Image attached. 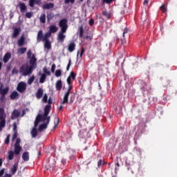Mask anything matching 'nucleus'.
<instances>
[{"label": "nucleus", "mask_w": 177, "mask_h": 177, "mask_svg": "<svg viewBox=\"0 0 177 177\" xmlns=\"http://www.w3.org/2000/svg\"><path fill=\"white\" fill-rule=\"evenodd\" d=\"M68 21L67 19H63L59 21V26L61 28V30L58 33L57 35V41L59 42H64V39H66V32H67V28H68V25L67 24Z\"/></svg>", "instance_id": "obj_1"}, {"label": "nucleus", "mask_w": 177, "mask_h": 177, "mask_svg": "<svg viewBox=\"0 0 177 177\" xmlns=\"http://www.w3.org/2000/svg\"><path fill=\"white\" fill-rule=\"evenodd\" d=\"M20 143H21V140L20 138H17L14 145V151H8V160H13V158H15V154L16 156H19V154H20V153L21 152V150L23 149L21 146H20Z\"/></svg>", "instance_id": "obj_2"}, {"label": "nucleus", "mask_w": 177, "mask_h": 177, "mask_svg": "<svg viewBox=\"0 0 177 177\" xmlns=\"http://www.w3.org/2000/svg\"><path fill=\"white\" fill-rule=\"evenodd\" d=\"M6 126V113L3 108H0V132L2 131V128H5Z\"/></svg>", "instance_id": "obj_3"}, {"label": "nucleus", "mask_w": 177, "mask_h": 177, "mask_svg": "<svg viewBox=\"0 0 177 177\" xmlns=\"http://www.w3.org/2000/svg\"><path fill=\"white\" fill-rule=\"evenodd\" d=\"M19 73L22 74L24 77L26 75H30V74H32V71H30V68L27 64H23L19 68Z\"/></svg>", "instance_id": "obj_4"}, {"label": "nucleus", "mask_w": 177, "mask_h": 177, "mask_svg": "<svg viewBox=\"0 0 177 177\" xmlns=\"http://www.w3.org/2000/svg\"><path fill=\"white\" fill-rule=\"evenodd\" d=\"M29 64H30L29 71H32L33 70H35V68H37V57H35V55L32 54V57L29 59Z\"/></svg>", "instance_id": "obj_5"}, {"label": "nucleus", "mask_w": 177, "mask_h": 177, "mask_svg": "<svg viewBox=\"0 0 177 177\" xmlns=\"http://www.w3.org/2000/svg\"><path fill=\"white\" fill-rule=\"evenodd\" d=\"M27 89V84L24 82H21L18 84L17 90L19 93H24Z\"/></svg>", "instance_id": "obj_6"}, {"label": "nucleus", "mask_w": 177, "mask_h": 177, "mask_svg": "<svg viewBox=\"0 0 177 177\" xmlns=\"http://www.w3.org/2000/svg\"><path fill=\"white\" fill-rule=\"evenodd\" d=\"M50 122V117H48L45 123L39 125L38 129L39 132H42L43 129H46V128H48V125H49Z\"/></svg>", "instance_id": "obj_7"}, {"label": "nucleus", "mask_w": 177, "mask_h": 177, "mask_svg": "<svg viewBox=\"0 0 177 177\" xmlns=\"http://www.w3.org/2000/svg\"><path fill=\"white\" fill-rule=\"evenodd\" d=\"M50 110H52V106L51 105H46L44 108V118L46 117L47 120L50 116H48L49 115V113H50Z\"/></svg>", "instance_id": "obj_8"}, {"label": "nucleus", "mask_w": 177, "mask_h": 177, "mask_svg": "<svg viewBox=\"0 0 177 177\" xmlns=\"http://www.w3.org/2000/svg\"><path fill=\"white\" fill-rule=\"evenodd\" d=\"M102 16H104L106 20H110L113 17V12L104 10L102 11Z\"/></svg>", "instance_id": "obj_9"}, {"label": "nucleus", "mask_w": 177, "mask_h": 177, "mask_svg": "<svg viewBox=\"0 0 177 177\" xmlns=\"http://www.w3.org/2000/svg\"><path fill=\"white\" fill-rule=\"evenodd\" d=\"M138 83L140 84L141 91H142V92H146V91H147V84L146 82H145L143 80H139Z\"/></svg>", "instance_id": "obj_10"}, {"label": "nucleus", "mask_w": 177, "mask_h": 177, "mask_svg": "<svg viewBox=\"0 0 177 177\" xmlns=\"http://www.w3.org/2000/svg\"><path fill=\"white\" fill-rule=\"evenodd\" d=\"M20 111L19 110L15 109L11 114V120H16L20 117Z\"/></svg>", "instance_id": "obj_11"}, {"label": "nucleus", "mask_w": 177, "mask_h": 177, "mask_svg": "<svg viewBox=\"0 0 177 177\" xmlns=\"http://www.w3.org/2000/svg\"><path fill=\"white\" fill-rule=\"evenodd\" d=\"M18 6L20 9L21 13H25L27 11V6H26V3L19 2L18 3Z\"/></svg>", "instance_id": "obj_12"}, {"label": "nucleus", "mask_w": 177, "mask_h": 177, "mask_svg": "<svg viewBox=\"0 0 177 177\" xmlns=\"http://www.w3.org/2000/svg\"><path fill=\"white\" fill-rule=\"evenodd\" d=\"M35 3L36 5H41V3H42V2L41 1V0H29V6L30 8H34V6H35Z\"/></svg>", "instance_id": "obj_13"}, {"label": "nucleus", "mask_w": 177, "mask_h": 177, "mask_svg": "<svg viewBox=\"0 0 177 177\" xmlns=\"http://www.w3.org/2000/svg\"><path fill=\"white\" fill-rule=\"evenodd\" d=\"M9 93V91H3L2 93H0V102L1 103H5L6 102V95Z\"/></svg>", "instance_id": "obj_14"}, {"label": "nucleus", "mask_w": 177, "mask_h": 177, "mask_svg": "<svg viewBox=\"0 0 177 177\" xmlns=\"http://www.w3.org/2000/svg\"><path fill=\"white\" fill-rule=\"evenodd\" d=\"M35 96H36L37 99H41V97H42V96H44V88H39L37 89V91L35 93Z\"/></svg>", "instance_id": "obj_15"}, {"label": "nucleus", "mask_w": 177, "mask_h": 177, "mask_svg": "<svg viewBox=\"0 0 177 177\" xmlns=\"http://www.w3.org/2000/svg\"><path fill=\"white\" fill-rule=\"evenodd\" d=\"M43 9L49 10L50 9H53V8H55V4L53 3H47L42 6Z\"/></svg>", "instance_id": "obj_16"}, {"label": "nucleus", "mask_w": 177, "mask_h": 177, "mask_svg": "<svg viewBox=\"0 0 177 177\" xmlns=\"http://www.w3.org/2000/svg\"><path fill=\"white\" fill-rule=\"evenodd\" d=\"M127 35H128V28H125L123 31V38L120 39L122 45H125L127 44V41H125V37H127Z\"/></svg>", "instance_id": "obj_17"}, {"label": "nucleus", "mask_w": 177, "mask_h": 177, "mask_svg": "<svg viewBox=\"0 0 177 177\" xmlns=\"http://www.w3.org/2000/svg\"><path fill=\"white\" fill-rule=\"evenodd\" d=\"M68 52H74L75 50V42L71 41L70 44L68 45Z\"/></svg>", "instance_id": "obj_18"}, {"label": "nucleus", "mask_w": 177, "mask_h": 177, "mask_svg": "<svg viewBox=\"0 0 177 177\" xmlns=\"http://www.w3.org/2000/svg\"><path fill=\"white\" fill-rule=\"evenodd\" d=\"M20 31H21V29H20V28H15L14 31L12 34V37L17 38V37H19V34H20Z\"/></svg>", "instance_id": "obj_19"}, {"label": "nucleus", "mask_w": 177, "mask_h": 177, "mask_svg": "<svg viewBox=\"0 0 177 177\" xmlns=\"http://www.w3.org/2000/svg\"><path fill=\"white\" fill-rule=\"evenodd\" d=\"M62 88H63V83L62 82V80H59L55 83L56 91H62Z\"/></svg>", "instance_id": "obj_20"}, {"label": "nucleus", "mask_w": 177, "mask_h": 177, "mask_svg": "<svg viewBox=\"0 0 177 177\" xmlns=\"http://www.w3.org/2000/svg\"><path fill=\"white\" fill-rule=\"evenodd\" d=\"M10 59H12V54H10V53H7L3 57V63H8Z\"/></svg>", "instance_id": "obj_21"}, {"label": "nucleus", "mask_w": 177, "mask_h": 177, "mask_svg": "<svg viewBox=\"0 0 177 177\" xmlns=\"http://www.w3.org/2000/svg\"><path fill=\"white\" fill-rule=\"evenodd\" d=\"M70 96V93L66 92L64 94L63 100L61 102V104H66L67 103H68V97Z\"/></svg>", "instance_id": "obj_22"}, {"label": "nucleus", "mask_w": 177, "mask_h": 177, "mask_svg": "<svg viewBox=\"0 0 177 177\" xmlns=\"http://www.w3.org/2000/svg\"><path fill=\"white\" fill-rule=\"evenodd\" d=\"M19 96H20L19 93L15 91L10 94V98L11 99V100H16V99H19Z\"/></svg>", "instance_id": "obj_23"}, {"label": "nucleus", "mask_w": 177, "mask_h": 177, "mask_svg": "<svg viewBox=\"0 0 177 177\" xmlns=\"http://www.w3.org/2000/svg\"><path fill=\"white\" fill-rule=\"evenodd\" d=\"M37 42H41V41H44V32H42V30H40L37 33Z\"/></svg>", "instance_id": "obj_24"}, {"label": "nucleus", "mask_w": 177, "mask_h": 177, "mask_svg": "<svg viewBox=\"0 0 177 177\" xmlns=\"http://www.w3.org/2000/svg\"><path fill=\"white\" fill-rule=\"evenodd\" d=\"M59 30V28H57V26H55V25H51L49 27V32L51 34H55V32H57V30Z\"/></svg>", "instance_id": "obj_25"}, {"label": "nucleus", "mask_w": 177, "mask_h": 177, "mask_svg": "<svg viewBox=\"0 0 177 177\" xmlns=\"http://www.w3.org/2000/svg\"><path fill=\"white\" fill-rule=\"evenodd\" d=\"M36 120H37L39 122H45L46 121H48V118L46 117L44 118V115H38L37 117L36 118Z\"/></svg>", "instance_id": "obj_26"}, {"label": "nucleus", "mask_w": 177, "mask_h": 177, "mask_svg": "<svg viewBox=\"0 0 177 177\" xmlns=\"http://www.w3.org/2000/svg\"><path fill=\"white\" fill-rule=\"evenodd\" d=\"M39 21L43 24H45L46 23V15L45 13L41 14Z\"/></svg>", "instance_id": "obj_27"}, {"label": "nucleus", "mask_w": 177, "mask_h": 177, "mask_svg": "<svg viewBox=\"0 0 177 177\" xmlns=\"http://www.w3.org/2000/svg\"><path fill=\"white\" fill-rule=\"evenodd\" d=\"M26 42V38L24 36H21L20 39L18 40V46H23Z\"/></svg>", "instance_id": "obj_28"}, {"label": "nucleus", "mask_w": 177, "mask_h": 177, "mask_svg": "<svg viewBox=\"0 0 177 177\" xmlns=\"http://www.w3.org/2000/svg\"><path fill=\"white\" fill-rule=\"evenodd\" d=\"M77 32L80 38H82L84 37V27L82 26L78 28Z\"/></svg>", "instance_id": "obj_29"}, {"label": "nucleus", "mask_w": 177, "mask_h": 177, "mask_svg": "<svg viewBox=\"0 0 177 177\" xmlns=\"http://www.w3.org/2000/svg\"><path fill=\"white\" fill-rule=\"evenodd\" d=\"M32 138H37L38 136V131L37 130V127H33L31 132Z\"/></svg>", "instance_id": "obj_30"}, {"label": "nucleus", "mask_w": 177, "mask_h": 177, "mask_svg": "<svg viewBox=\"0 0 177 177\" xmlns=\"http://www.w3.org/2000/svg\"><path fill=\"white\" fill-rule=\"evenodd\" d=\"M43 42H44V48H46V49H50L52 48V45L49 40H43Z\"/></svg>", "instance_id": "obj_31"}, {"label": "nucleus", "mask_w": 177, "mask_h": 177, "mask_svg": "<svg viewBox=\"0 0 177 177\" xmlns=\"http://www.w3.org/2000/svg\"><path fill=\"white\" fill-rule=\"evenodd\" d=\"M55 19V14L53 12H50L47 14V21L48 23L50 22V20H53Z\"/></svg>", "instance_id": "obj_32"}, {"label": "nucleus", "mask_w": 177, "mask_h": 177, "mask_svg": "<svg viewBox=\"0 0 177 177\" xmlns=\"http://www.w3.org/2000/svg\"><path fill=\"white\" fill-rule=\"evenodd\" d=\"M52 37V33L50 32L49 31L46 32L44 37H43V41H49V38Z\"/></svg>", "instance_id": "obj_33"}, {"label": "nucleus", "mask_w": 177, "mask_h": 177, "mask_svg": "<svg viewBox=\"0 0 177 177\" xmlns=\"http://www.w3.org/2000/svg\"><path fill=\"white\" fill-rule=\"evenodd\" d=\"M22 159L24 160V161H28V160H30V154L28 153V152H24L22 154Z\"/></svg>", "instance_id": "obj_34"}, {"label": "nucleus", "mask_w": 177, "mask_h": 177, "mask_svg": "<svg viewBox=\"0 0 177 177\" xmlns=\"http://www.w3.org/2000/svg\"><path fill=\"white\" fill-rule=\"evenodd\" d=\"M2 92H9V87H6L3 88V83L0 82V93Z\"/></svg>", "instance_id": "obj_35"}, {"label": "nucleus", "mask_w": 177, "mask_h": 177, "mask_svg": "<svg viewBox=\"0 0 177 177\" xmlns=\"http://www.w3.org/2000/svg\"><path fill=\"white\" fill-rule=\"evenodd\" d=\"M18 165L17 164H15L10 169V172L12 175H15V174H16V172H17V168H18Z\"/></svg>", "instance_id": "obj_36"}, {"label": "nucleus", "mask_w": 177, "mask_h": 177, "mask_svg": "<svg viewBox=\"0 0 177 177\" xmlns=\"http://www.w3.org/2000/svg\"><path fill=\"white\" fill-rule=\"evenodd\" d=\"M149 19V15L147 13H142L141 15V20L143 21V23L147 21V19Z\"/></svg>", "instance_id": "obj_37"}, {"label": "nucleus", "mask_w": 177, "mask_h": 177, "mask_svg": "<svg viewBox=\"0 0 177 177\" xmlns=\"http://www.w3.org/2000/svg\"><path fill=\"white\" fill-rule=\"evenodd\" d=\"M46 80V75H45V73L41 74V77L39 79L40 84H44V82H45Z\"/></svg>", "instance_id": "obj_38"}, {"label": "nucleus", "mask_w": 177, "mask_h": 177, "mask_svg": "<svg viewBox=\"0 0 177 177\" xmlns=\"http://www.w3.org/2000/svg\"><path fill=\"white\" fill-rule=\"evenodd\" d=\"M55 163L52 164V167H50L49 164L47 163L46 165V166H45V168H46V171H52L55 168Z\"/></svg>", "instance_id": "obj_39"}, {"label": "nucleus", "mask_w": 177, "mask_h": 177, "mask_svg": "<svg viewBox=\"0 0 177 177\" xmlns=\"http://www.w3.org/2000/svg\"><path fill=\"white\" fill-rule=\"evenodd\" d=\"M27 51V48H20L18 50V53H20V55H24L26 52Z\"/></svg>", "instance_id": "obj_40"}, {"label": "nucleus", "mask_w": 177, "mask_h": 177, "mask_svg": "<svg viewBox=\"0 0 177 177\" xmlns=\"http://www.w3.org/2000/svg\"><path fill=\"white\" fill-rule=\"evenodd\" d=\"M35 80V76L32 75L28 80V85H31L32 82Z\"/></svg>", "instance_id": "obj_41"}, {"label": "nucleus", "mask_w": 177, "mask_h": 177, "mask_svg": "<svg viewBox=\"0 0 177 177\" xmlns=\"http://www.w3.org/2000/svg\"><path fill=\"white\" fill-rule=\"evenodd\" d=\"M75 77H77V75H75V73L73 71H71L68 77L71 78L74 81V80H75Z\"/></svg>", "instance_id": "obj_42"}, {"label": "nucleus", "mask_w": 177, "mask_h": 177, "mask_svg": "<svg viewBox=\"0 0 177 177\" xmlns=\"http://www.w3.org/2000/svg\"><path fill=\"white\" fill-rule=\"evenodd\" d=\"M43 103H48V94L45 93L41 99Z\"/></svg>", "instance_id": "obj_43"}, {"label": "nucleus", "mask_w": 177, "mask_h": 177, "mask_svg": "<svg viewBox=\"0 0 177 177\" xmlns=\"http://www.w3.org/2000/svg\"><path fill=\"white\" fill-rule=\"evenodd\" d=\"M43 71H44L45 75H50V71H48V68H46V66H45L43 68Z\"/></svg>", "instance_id": "obj_44"}, {"label": "nucleus", "mask_w": 177, "mask_h": 177, "mask_svg": "<svg viewBox=\"0 0 177 177\" xmlns=\"http://www.w3.org/2000/svg\"><path fill=\"white\" fill-rule=\"evenodd\" d=\"M62 75V70L60 69H57L56 71H55V77H61Z\"/></svg>", "instance_id": "obj_45"}, {"label": "nucleus", "mask_w": 177, "mask_h": 177, "mask_svg": "<svg viewBox=\"0 0 177 177\" xmlns=\"http://www.w3.org/2000/svg\"><path fill=\"white\" fill-rule=\"evenodd\" d=\"M9 142H10V134H8L5 140V144L9 145Z\"/></svg>", "instance_id": "obj_46"}, {"label": "nucleus", "mask_w": 177, "mask_h": 177, "mask_svg": "<svg viewBox=\"0 0 177 177\" xmlns=\"http://www.w3.org/2000/svg\"><path fill=\"white\" fill-rule=\"evenodd\" d=\"M27 57L28 59H31V57H32V53L31 52V50H28V51L27 52Z\"/></svg>", "instance_id": "obj_47"}, {"label": "nucleus", "mask_w": 177, "mask_h": 177, "mask_svg": "<svg viewBox=\"0 0 177 177\" xmlns=\"http://www.w3.org/2000/svg\"><path fill=\"white\" fill-rule=\"evenodd\" d=\"M103 164H106V163L104 162H103V160H102V159L99 160L97 162L98 168H100V167H102V165H103Z\"/></svg>", "instance_id": "obj_48"}, {"label": "nucleus", "mask_w": 177, "mask_h": 177, "mask_svg": "<svg viewBox=\"0 0 177 177\" xmlns=\"http://www.w3.org/2000/svg\"><path fill=\"white\" fill-rule=\"evenodd\" d=\"M160 10L162 12V13H165V12H167V7H165V5H162L160 7Z\"/></svg>", "instance_id": "obj_49"}, {"label": "nucleus", "mask_w": 177, "mask_h": 177, "mask_svg": "<svg viewBox=\"0 0 177 177\" xmlns=\"http://www.w3.org/2000/svg\"><path fill=\"white\" fill-rule=\"evenodd\" d=\"M12 127H13V131L17 132V123L14 122L12 124Z\"/></svg>", "instance_id": "obj_50"}, {"label": "nucleus", "mask_w": 177, "mask_h": 177, "mask_svg": "<svg viewBox=\"0 0 177 177\" xmlns=\"http://www.w3.org/2000/svg\"><path fill=\"white\" fill-rule=\"evenodd\" d=\"M74 2H75V0H64V3L66 5H68L69 3H74Z\"/></svg>", "instance_id": "obj_51"}, {"label": "nucleus", "mask_w": 177, "mask_h": 177, "mask_svg": "<svg viewBox=\"0 0 177 177\" xmlns=\"http://www.w3.org/2000/svg\"><path fill=\"white\" fill-rule=\"evenodd\" d=\"M71 66V59H70L68 60V63L66 66V71H68L70 70V67Z\"/></svg>", "instance_id": "obj_52"}, {"label": "nucleus", "mask_w": 177, "mask_h": 177, "mask_svg": "<svg viewBox=\"0 0 177 177\" xmlns=\"http://www.w3.org/2000/svg\"><path fill=\"white\" fill-rule=\"evenodd\" d=\"M26 17L28 18V19H31V17H32V12H26Z\"/></svg>", "instance_id": "obj_53"}, {"label": "nucleus", "mask_w": 177, "mask_h": 177, "mask_svg": "<svg viewBox=\"0 0 177 177\" xmlns=\"http://www.w3.org/2000/svg\"><path fill=\"white\" fill-rule=\"evenodd\" d=\"M55 70H56V64H53L51 66V73H55Z\"/></svg>", "instance_id": "obj_54"}, {"label": "nucleus", "mask_w": 177, "mask_h": 177, "mask_svg": "<svg viewBox=\"0 0 177 177\" xmlns=\"http://www.w3.org/2000/svg\"><path fill=\"white\" fill-rule=\"evenodd\" d=\"M17 131H15L14 132L12 140H15V139H17Z\"/></svg>", "instance_id": "obj_55"}, {"label": "nucleus", "mask_w": 177, "mask_h": 177, "mask_svg": "<svg viewBox=\"0 0 177 177\" xmlns=\"http://www.w3.org/2000/svg\"><path fill=\"white\" fill-rule=\"evenodd\" d=\"M19 73V71H17V68H14L12 71V74H18Z\"/></svg>", "instance_id": "obj_56"}, {"label": "nucleus", "mask_w": 177, "mask_h": 177, "mask_svg": "<svg viewBox=\"0 0 177 177\" xmlns=\"http://www.w3.org/2000/svg\"><path fill=\"white\" fill-rule=\"evenodd\" d=\"M88 24H90V26H93V24H95V20L93 19H91L88 21Z\"/></svg>", "instance_id": "obj_57"}, {"label": "nucleus", "mask_w": 177, "mask_h": 177, "mask_svg": "<svg viewBox=\"0 0 177 177\" xmlns=\"http://www.w3.org/2000/svg\"><path fill=\"white\" fill-rule=\"evenodd\" d=\"M66 82H67L68 85H71V84H72L71 78L68 77L67 79H66Z\"/></svg>", "instance_id": "obj_58"}, {"label": "nucleus", "mask_w": 177, "mask_h": 177, "mask_svg": "<svg viewBox=\"0 0 177 177\" xmlns=\"http://www.w3.org/2000/svg\"><path fill=\"white\" fill-rule=\"evenodd\" d=\"M68 88L66 92H68V93H70V92H71V89H73V86H71V84H68Z\"/></svg>", "instance_id": "obj_59"}, {"label": "nucleus", "mask_w": 177, "mask_h": 177, "mask_svg": "<svg viewBox=\"0 0 177 177\" xmlns=\"http://www.w3.org/2000/svg\"><path fill=\"white\" fill-rule=\"evenodd\" d=\"M84 53H85V48H82L80 52V57H82Z\"/></svg>", "instance_id": "obj_60"}, {"label": "nucleus", "mask_w": 177, "mask_h": 177, "mask_svg": "<svg viewBox=\"0 0 177 177\" xmlns=\"http://www.w3.org/2000/svg\"><path fill=\"white\" fill-rule=\"evenodd\" d=\"M39 120H37V119H35V128H37V127H38V124H39Z\"/></svg>", "instance_id": "obj_61"}, {"label": "nucleus", "mask_w": 177, "mask_h": 177, "mask_svg": "<svg viewBox=\"0 0 177 177\" xmlns=\"http://www.w3.org/2000/svg\"><path fill=\"white\" fill-rule=\"evenodd\" d=\"M143 5L144 6H147L149 5V0H145Z\"/></svg>", "instance_id": "obj_62"}, {"label": "nucleus", "mask_w": 177, "mask_h": 177, "mask_svg": "<svg viewBox=\"0 0 177 177\" xmlns=\"http://www.w3.org/2000/svg\"><path fill=\"white\" fill-rule=\"evenodd\" d=\"M114 1L115 0H104V2H106V3H111V2H114Z\"/></svg>", "instance_id": "obj_63"}, {"label": "nucleus", "mask_w": 177, "mask_h": 177, "mask_svg": "<svg viewBox=\"0 0 177 177\" xmlns=\"http://www.w3.org/2000/svg\"><path fill=\"white\" fill-rule=\"evenodd\" d=\"M3 174H5V170L3 169L0 170V177H1L3 175Z\"/></svg>", "instance_id": "obj_64"}]
</instances>
